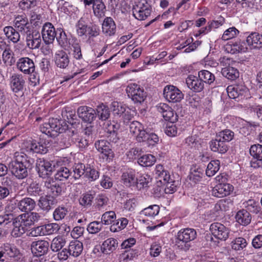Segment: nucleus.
I'll list each match as a JSON object with an SVG mask.
<instances>
[{
    "label": "nucleus",
    "mask_w": 262,
    "mask_h": 262,
    "mask_svg": "<svg viewBox=\"0 0 262 262\" xmlns=\"http://www.w3.org/2000/svg\"><path fill=\"white\" fill-rule=\"evenodd\" d=\"M40 128L42 133L50 137H55L57 134L64 133L58 139L60 140L59 145L64 148L71 145V138L77 134L75 130L68 128L66 122L57 118L50 119L49 122L43 123Z\"/></svg>",
    "instance_id": "f257e3e1"
},
{
    "label": "nucleus",
    "mask_w": 262,
    "mask_h": 262,
    "mask_svg": "<svg viewBox=\"0 0 262 262\" xmlns=\"http://www.w3.org/2000/svg\"><path fill=\"white\" fill-rule=\"evenodd\" d=\"M33 163V159L25 153L16 152L14 159L9 163V170L16 178L21 180L28 176L27 169Z\"/></svg>",
    "instance_id": "f03ea898"
},
{
    "label": "nucleus",
    "mask_w": 262,
    "mask_h": 262,
    "mask_svg": "<svg viewBox=\"0 0 262 262\" xmlns=\"http://www.w3.org/2000/svg\"><path fill=\"white\" fill-rule=\"evenodd\" d=\"M40 217L41 216L36 212L24 213L19 215L13 220L12 235L16 237L21 236L31 225L37 222Z\"/></svg>",
    "instance_id": "7ed1b4c3"
},
{
    "label": "nucleus",
    "mask_w": 262,
    "mask_h": 262,
    "mask_svg": "<svg viewBox=\"0 0 262 262\" xmlns=\"http://www.w3.org/2000/svg\"><path fill=\"white\" fill-rule=\"evenodd\" d=\"M197 236L195 229L190 228L181 229L175 236V246L180 250H188L190 247V243Z\"/></svg>",
    "instance_id": "20e7f679"
},
{
    "label": "nucleus",
    "mask_w": 262,
    "mask_h": 262,
    "mask_svg": "<svg viewBox=\"0 0 262 262\" xmlns=\"http://www.w3.org/2000/svg\"><path fill=\"white\" fill-rule=\"evenodd\" d=\"M35 165V169L39 177L43 179L49 178L54 170L51 162L43 158L37 159Z\"/></svg>",
    "instance_id": "39448f33"
},
{
    "label": "nucleus",
    "mask_w": 262,
    "mask_h": 262,
    "mask_svg": "<svg viewBox=\"0 0 262 262\" xmlns=\"http://www.w3.org/2000/svg\"><path fill=\"white\" fill-rule=\"evenodd\" d=\"M126 92L135 103H141L146 97L144 89L136 83L129 84L126 89Z\"/></svg>",
    "instance_id": "423d86ee"
},
{
    "label": "nucleus",
    "mask_w": 262,
    "mask_h": 262,
    "mask_svg": "<svg viewBox=\"0 0 262 262\" xmlns=\"http://www.w3.org/2000/svg\"><path fill=\"white\" fill-rule=\"evenodd\" d=\"M163 96L168 101L172 103L180 102L184 98L182 92L172 85H167L164 88Z\"/></svg>",
    "instance_id": "0eeeda50"
},
{
    "label": "nucleus",
    "mask_w": 262,
    "mask_h": 262,
    "mask_svg": "<svg viewBox=\"0 0 262 262\" xmlns=\"http://www.w3.org/2000/svg\"><path fill=\"white\" fill-rule=\"evenodd\" d=\"M212 235L216 238L221 241H226L229 237V229L220 223H213L210 226Z\"/></svg>",
    "instance_id": "6e6552de"
},
{
    "label": "nucleus",
    "mask_w": 262,
    "mask_h": 262,
    "mask_svg": "<svg viewBox=\"0 0 262 262\" xmlns=\"http://www.w3.org/2000/svg\"><path fill=\"white\" fill-rule=\"evenodd\" d=\"M26 78L21 74L13 73L10 77V85L15 94L22 93L25 86Z\"/></svg>",
    "instance_id": "1a4fd4ad"
},
{
    "label": "nucleus",
    "mask_w": 262,
    "mask_h": 262,
    "mask_svg": "<svg viewBox=\"0 0 262 262\" xmlns=\"http://www.w3.org/2000/svg\"><path fill=\"white\" fill-rule=\"evenodd\" d=\"M250 154L253 157L250 162L251 166L254 168H262V145L257 144L251 145Z\"/></svg>",
    "instance_id": "9d476101"
},
{
    "label": "nucleus",
    "mask_w": 262,
    "mask_h": 262,
    "mask_svg": "<svg viewBox=\"0 0 262 262\" xmlns=\"http://www.w3.org/2000/svg\"><path fill=\"white\" fill-rule=\"evenodd\" d=\"M151 13V9L148 4L145 2H139L133 9V16L138 20H144Z\"/></svg>",
    "instance_id": "9b49d317"
},
{
    "label": "nucleus",
    "mask_w": 262,
    "mask_h": 262,
    "mask_svg": "<svg viewBox=\"0 0 262 262\" xmlns=\"http://www.w3.org/2000/svg\"><path fill=\"white\" fill-rule=\"evenodd\" d=\"M26 45L31 50L38 49L41 43V37L40 33L36 30L29 31L26 33Z\"/></svg>",
    "instance_id": "f8f14e48"
},
{
    "label": "nucleus",
    "mask_w": 262,
    "mask_h": 262,
    "mask_svg": "<svg viewBox=\"0 0 262 262\" xmlns=\"http://www.w3.org/2000/svg\"><path fill=\"white\" fill-rule=\"evenodd\" d=\"M95 146L97 150L103 155V159L110 160L113 158L114 153L111 144L107 140L104 139L97 140L95 143Z\"/></svg>",
    "instance_id": "ddd939ff"
},
{
    "label": "nucleus",
    "mask_w": 262,
    "mask_h": 262,
    "mask_svg": "<svg viewBox=\"0 0 262 262\" xmlns=\"http://www.w3.org/2000/svg\"><path fill=\"white\" fill-rule=\"evenodd\" d=\"M57 35L55 28L50 23H46L42 27L41 36L46 45L52 43Z\"/></svg>",
    "instance_id": "4468645a"
},
{
    "label": "nucleus",
    "mask_w": 262,
    "mask_h": 262,
    "mask_svg": "<svg viewBox=\"0 0 262 262\" xmlns=\"http://www.w3.org/2000/svg\"><path fill=\"white\" fill-rule=\"evenodd\" d=\"M44 187L47 189L49 195L55 197L61 194L62 191V185L57 183L53 178L46 179L43 182Z\"/></svg>",
    "instance_id": "2eb2a0df"
},
{
    "label": "nucleus",
    "mask_w": 262,
    "mask_h": 262,
    "mask_svg": "<svg viewBox=\"0 0 262 262\" xmlns=\"http://www.w3.org/2000/svg\"><path fill=\"white\" fill-rule=\"evenodd\" d=\"M2 58L4 65L2 66L3 68H0V74L3 75L6 71L8 73L10 67L15 63V58L14 54L11 48L3 51Z\"/></svg>",
    "instance_id": "dca6fc26"
},
{
    "label": "nucleus",
    "mask_w": 262,
    "mask_h": 262,
    "mask_svg": "<svg viewBox=\"0 0 262 262\" xmlns=\"http://www.w3.org/2000/svg\"><path fill=\"white\" fill-rule=\"evenodd\" d=\"M77 114L83 121L91 123L97 117L94 109L87 106H80L77 110Z\"/></svg>",
    "instance_id": "f3484780"
},
{
    "label": "nucleus",
    "mask_w": 262,
    "mask_h": 262,
    "mask_svg": "<svg viewBox=\"0 0 262 262\" xmlns=\"http://www.w3.org/2000/svg\"><path fill=\"white\" fill-rule=\"evenodd\" d=\"M19 70L25 74H30L35 71V66L32 59L29 57H21L17 62Z\"/></svg>",
    "instance_id": "a211bd4d"
},
{
    "label": "nucleus",
    "mask_w": 262,
    "mask_h": 262,
    "mask_svg": "<svg viewBox=\"0 0 262 262\" xmlns=\"http://www.w3.org/2000/svg\"><path fill=\"white\" fill-rule=\"evenodd\" d=\"M49 243L45 240H38L31 244V250L37 256L41 257L47 254L49 251Z\"/></svg>",
    "instance_id": "6ab92c4d"
},
{
    "label": "nucleus",
    "mask_w": 262,
    "mask_h": 262,
    "mask_svg": "<svg viewBox=\"0 0 262 262\" xmlns=\"http://www.w3.org/2000/svg\"><path fill=\"white\" fill-rule=\"evenodd\" d=\"M186 82L188 87L196 93L202 92L204 88V82L199 77L189 75L186 78Z\"/></svg>",
    "instance_id": "aec40b11"
},
{
    "label": "nucleus",
    "mask_w": 262,
    "mask_h": 262,
    "mask_svg": "<svg viewBox=\"0 0 262 262\" xmlns=\"http://www.w3.org/2000/svg\"><path fill=\"white\" fill-rule=\"evenodd\" d=\"M136 171L128 169L123 172L121 176V181L123 184L128 187H135L137 184V177Z\"/></svg>",
    "instance_id": "412c9836"
},
{
    "label": "nucleus",
    "mask_w": 262,
    "mask_h": 262,
    "mask_svg": "<svg viewBox=\"0 0 262 262\" xmlns=\"http://www.w3.org/2000/svg\"><path fill=\"white\" fill-rule=\"evenodd\" d=\"M60 226L56 223H50L37 227L35 230L39 235H51L58 232Z\"/></svg>",
    "instance_id": "4be33fe9"
},
{
    "label": "nucleus",
    "mask_w": 262,
    "mask_h": 262,
    "mask_svg": "<svg viewBox=\"0 0 262 262\" xmlns=\"http://www.w3.org/2000/svg\"><path fill=\"white\" fill-rule=\"evenodd\" d=\"M14 26L18 31L26 33L30 30L28 19L26 16L17 15L14 20Z\"/></svg>",
    "instance_id": "5701e85b"
},
{
    "label": "nucleus",
    "mask_w": 262,
    "mask_h": 262,
    "mask_svg": "<svg viewBox=\"0 0 262 262\" xmlns=\"http://www.w3.org/2000/svg\"><path fill=\"white\" fill-rule=\"evenodd\" d=\"M55 65L60 69H66L70 62L69 57L67 53L63 50L57 51L54 56Z\"/></svg>",
    "instance_id": "b1692460"
},
{
    "label": "nucleus",
    "mask_w": 262,
    "mask_h": 262,
    "mask_svg": "<svg viewBox=\"0 0 262 262\" xmlns=\"http://www.w3.org/2000/svg\"><path fill=\"white\" fill-rule=\"evenodd\" d=\"M209 146L211 151L221 154H225L228 150L227 144L216 137L215 139H212L210 141Z\"/></svg>",
    "instance_id": "393cba45"
},
{
    "label": "nucleus",
    "mask_w": 262,
    "mask_h": 262,
    "mask_svg": "<svg viewBox=\"0 0 262 262\" xmlns=\"http://www.w3.org/2000/svg\"><path fill=\"white\" fill-rule=\"evenodd\" d=\"M246 42L249 46L253 49L262 48V34L258 32H251L246 38Z\"/></svg>",
    "instance_id": "a878e982"
},
{
    "label": "nucleus",
    "mask_w": 262,
    "mask_h": 262,
    "mask_svg": "<svg viewBox=\"0 0 262 262\" xmlns=\"http://www.w3.org/2000/svg\"><path fill=\"white\" fill-rule=\"evenodd\" d=\"M13 182L8 177L4 178L0 184V200L6 198L12 192Z\"/></svg>",
    "instance_id": "bb28decb"
},
{
    "label": "nucleus",
    "mask_w": 262,
    "mask_h": 262,
    "mask_svg": "<svg viewBox=\"0 0 262 262\" xmlns=\"http://www.w3.org/2000/svg\"><path fill=\"white\" fill-rule=\"evenodd\" d=\"M116 26L113 19L111 17H106L102 24V32L107 36H112L116 32Z\"/></svg>",
    "instance_id": "cd10ccee"
},
{
    "label": "nucleus",
    "mask_w": 262,
    "mask_h": 262,
    "mask_svg": "<svg viewBox=\"0 0 262 262\" xmlns=\"http://www.w3.org/2000/svg\"><path fill=\"white\" fill-rule=\"evenodd\" d=\"M226 90L229 97L234 99L242 97L247 91L244 86L239 85H229Z\"/></svg>",
    "instance_id": "c85d7f7f"
},
{
    "label": "nucleus",
    "mask_w": 262,
    "mask_h": 262,
    "mask_svg": "<svg viewBox=\"0 0 262 262\" xmlns=\"http://www.w3.org/2000/svg\"><path fill=\"white\" fill-rule=\"evenodd\" d=\"M57 203L56 200L51 195L41 196L40 197L38 205L44 211H49L51 207Z\"/></svg>",
    "instance_id": "c756f323"
},
{
    "label": "nucleus",
    "mask_w": 262,
    "mask_h": 262,
    "mask_svg": "<svg viewBox=\"0 0 262 262\" xmlns=\"http://www.w3.org/2000/svg\"><path fill=\"white\" fill-rule=\"evenodd\" d=\"M155 175L156 179L162 183L164 182H168L171 180V177L169 172L166 170L163 165L158 164L155 169Z\"/></svg>",
    "instance_id": "7c9ffc66"
},
{
    "label": "nucleus",
    "mask_w": 262,
    "mask_h": 262,
    "mask_svg": "<svg viewBox=\"0 0 262 262\" xmlns=\"http://www.w3.org/2000/svg\"><path fill=\"white\" fill-rule=\"evenodd\" d=\"M17 206L21 211L29 212L34 209L36 206V203L31 198H25L19 201Z\"/></svg>",
    "instance_id": "2f4dec72"
},
{
    "label": "nucleus",
    "mask_w": 262,
    "mask_h": 262,
    "mask_svg": "<svg viewBox=\"0 0 262 262\" xmlns=\"http://www.w3.org/2000/svg\"><path fill=\"white\" fill-rule=\"evenodd\" d=\"M27 150L33 153L45 154L47 152L48 149L44 143L34 141L28 143Z\"/></svg>",
    "instance_id": "473e14b6"
},
{
    "label": "nucleus",
    "mask_w": 262,
    "mask_h": 262,
    "mask_svg": "<svg viewBox=\"0 0 262 262\" xmlns=\"http://www.w3.org/2000/svg\"><path fill=\"white\" fill-rule=\"evenodd\" d=\"M235 219L239 224L243 226H246L251 223L252 217L247 210L243 209L237 212Z\"/></svg>",
    "instance_id": "72a5a7b5"
},
{
    "label": "nucleus",
    "mask_w": 262,
    "mask_h": 262,
    "mask_svg": "<svg viewBox=\"0 0 262 262\" xmlns=\"http://www.w3.org/2000/svg\"><path fill=\"white\" fill-rule=\"evenodd\" d=\"M118 242L114 238H110L103 242L101 246L102 251L104 254H110L118 247Z\"/></svg>",
    "instance_id": "f704fd0d"
},
{
    "label": "nucleus",
    "mask_w": 262,
    "mask_h": 262,
    "mask_svg": "<svg viewBox=\"0 0 262 262\" xmlns=\"http://www.w3.org/2000/svg\"><path fill=\"white\" fill-rule=\"evenodd\" d=\"M27 192L29 195L34 197L41 196L44 194V190L41 185L36 181L32 182L27 187Z\"/></svg>",
    "instance_id": "c9c22d12"
},
{
    "label": "nucleus",
    "mask_w": 262,
    "mask_h": 262,
    "mask_svg": "<svg viewBox=\"0 0 262 262\" xmlns=\"http://www.w3.org/2000/svg\"><path fill=\"white\" fill-rule=\"evenodd\" d=\"M106 11V6L102 0H96L93 6L94 16L98 18H102L105 16Z\"/></svg>",
    "instance_id": "e433bc0d"
},
{
    "label": "nucleus",
    "mask_w": 262,
    "mask_h": 262,
    "mask_svg": "<svg viewBox=\"0 0 262 262\" xmlns=\"http://www.w3.org/2000/svg\"><path fill=\"white\" fill-rule=\"evenodd\" d=\"M68 250L70 255L78 257L83 251V244L78 241H72L69 245Z\"/></svg>",
    "instance_id": "4c0bfd02"
},
{
    "label": "nucleus",
    "mask_w": 262,
    "mask_h": 262,
    "mask_svg": "<svg viewBox=\"0 0 262 262\" xmlns=\"http://www.w3.org/2000/svg\"><path fill=\"white\" fill-rule=\"evenodd\" d=\"M4 32L7 38L12 42L15 43L20 40L19 32L11 26H6L4 28Z\"/></svg>",
    "instance_id": "58836bf2"
},
{
    "label": "nucleus",
    "mask_w": 262,
    "mask_h": 262,
    "mask_svg": "<svg viewBox=\"0 0 262 262\" xmlns=\"http://www.w3.org/2000/svg\"><path fill=\"white\" fill-rule=\"evenodd\" d=\"M137 184L135 187L140 190L149 187V184L151 182L152 178L147 173H140L137 176Z\"/></svg>",
    "instance_id": "ea45409f"
},
{
    "label": "nucleus",
    "mask_w": 262,
    "mask_h": 262,
    "mask_svg": "<svg viewBox=\"0 0 262 262\" xmlns=\"http://www.w3.org/2000/svg\"><path fill=\"white\" fill-rule=\"evenodd\" d=\"M66 243L65 238L62 236L58 235L52 239L50 248L53 252H57L62 249Z\"/></svg>",
    "instance_id": "a19ab883"
},
{
    "label": "nucleus",
    "mask_w": 262,
    "mask_h": 262,
    "mask_svg": "<svg viewBox=\"0 0 262 262\" xmlns=\"http://www.w3.org/2000/svg\"><path fill=\"white\" fill-rule=\"evenodd\" d=\"M95 208L98 210L104 211L109 203L108 198L103 194H98L95 199Z\"/></svg>",
    "instance_id": "79ce46f5"
},
{
    "label": "nucleus",
    "mask_w": 262,
    "mask_h": 262,
    "mask_svg": "<svg viewBox=\"0 0 262 262\" xmlns=\"http://www.w3.org/2000/svg\"><path fill=\"white\" fill-rule=\"evenodd\" d=\"M72 172L66 167H60L54 175L55 179L60 181L67 180L71 177Z\"/></svg>",
    "instance_id": "37998d69"
},
{
    "label": "nucleus",
    "mask_w": 262,
    "mask_h": 262,
    "mask_svg": "<svg viewBox=\"0 0 262 262\" xmlns=\"http://www.w3.org/2000/svg\"><path fill=\"white\" fill-rule=\"evenodd\" d=\"M30 23L33 25L37 26L38 23L41 21L42 16L41 8L39 7H36L29 12Z\"/></svg>",
    "instance_id": "c03bdc74"
},
{
    "label": "nucleus",
    "mask_w": 262,
    "mask_h": 262,
    "mask_svg": "<svg viewBox=\"0 0 262 262\" xmlns=\"http://www.w3.org/2000/svg\"><path fill=\"white\" fill-rule=\"evenodd\" d=\"M95 111L97 117L102 121L106 120L110 116L109 108L103 104L97 106Z\"/></svg>",
    "instance_id": "a18cd8bd"
},
{
    "label": "nucleus",
    "mask_w": 262,
    "mask_h": 262,
    "mask_svg": "<svg viewBox=\"0 0 262 262\" xmlns=\"http://www.w3.org/2000/svg\"><path fill=\"white\" fill-rule=\"evenodd\" d=\"M221 73L223 76L231 80H234L239 77L238 70L231 67L223 68Z\"/></svg>",
    "instance_id": "49530a36"
},
{
    "label": "nucleus",
    "mask_w": 262,
    "mask_h": 262,
    "mask_svg": "<svg viewBox=\"0 0 262 262\" xmlns=\"http://www.w3.org/2000/svg\"><path fill=\"white\" fill-rule=\"evenodd\" d=\"M156 158L150 154L144 155L138 159V163L143 167H149L155 164Z\"/></svg>",
    "instance_id": "de8ad7c7"
},
{
    "label": "nucleus",
    "mask_w": 262,
    "mask_h": 262,
    "mask_svg": "<svg viewBox=\"0 0 262 262\" xmlns=\"http://www.w3.org/2000/svg\"><path fill=\"white\" fill-rule=\"evenodd\" d=\"M37 0H21L18 3L19 8L24 11H30L37 7Z\"/></svg>",
    "instance_id": "09e8293b"
},
{
    "label": "nucleus",
    "mask_w": 262,
    "mask_h": 262,
    "mask_svg": "<svg viewBox=\"0 0 262 262\" xmlns=\"http://www.w3.org/2000/svg\"><path fill=\"white\" fill-rule=\"evenodd\" d=\"M86 166L81 163H77L73 167V175L71 178L75 180L79 179L83 174L85 175Z\"/></svg>",
    "instance_id": "8fccbe9b"
},
{
    "label": "nucleus",
    "mask_w": 262,
    "mask_h": 262,
    "mask_svg": "<svg viewBox=\"0 0 262 262\" xmlns=\"http://www.w3.org/2000/svg\"><path fill=\"white\" fill-rule=\"evenodd\" d=\"M220 161L218 160L211 161L207 165L206 174L210 177L214 176L220 169Z\"/></svg>",
    "instance_id": "3c124183"
},
{
    "label": "nucleus",
    "mask_w": 262,
    "mask_h": 262,
    "mask_svg": "<svg viewBox=\"0 0 262 262\" xmlns=\"http://www.w3.org/2000/svg\"><path fill=\"white\" fill-rule=\"evenodd\" d=\"M198 76L204 83L211 84L215 81V76L207 70H202L198 73Z\"/></svg>",
    "instance_id": "603ef678"
},
{
    "label": "nucleus",
    "mask_w": 262,
    "mask_h": 262,
    "mask_svg": "<svg viewBox=\"0 0 262 262\" xmlns=\"http://www.w3.org/2000/svg\"><path fill=\"white\" fill-rule=\"evenodd\" d=\"M128 222L127 219L124 217L115 221L113 224L111 226L110 230L113 232L120 231L126 227Z\"/></svg>",
    "instance_id": "864d4df0"
},
{
    "label": "nucleus",
    "mask_w": 262,
    "mask_h": 262,
    "mask_svg": "<svg viewBox=\"0 0 262 262\" xmlns=\"http://www.w3.org/2000/svg\"><path fill=\"white\" fill-rule=\"evenodd\" d=\"M233 206V201L230 199H225L220 200L215 204L216 210L223 211L229 210Z\"/></svg>",
    "instance_id": "5fc2aeb1"
},
{
    "label": "nucleus",
    "mask_w": 262,
    "mask_h": 262,
    "mask_svg": "<svg viewBox=\"0 0 262 262\" xmlns=\"http://www.w3.org/2000/svg\"><path fill=\"white\" fill-rule=\"evenodd\" d=\"M234 133L230 129H225L216 134V137L223 140L224 142H229L232 140L234 137Z\"/></svg>",
    "instance_id": "6e6d98bb"
},
{
    "label": "nucleus",
    "mask_w": 262,
    "mask_h": 262,
    "mask_svg": "<svg viewBox=\"0 0 262 262\" xmlns=\"http://www.w3.org/2000/svg\"><path fill=\"white\" fill-rule=\"evenodd\" d=\"M88 25L83 18H81L76 25V32L79 36H86Z\"/></svg>",
    "instance_id": "4d7b16f0"
},
{
    "label": "nucleus",
    "mask_w": 262,
    "mask_h": 262,
    "mask_svg": "<svg viewBox=\"0 0 262 262\" xmlns=\"http://www.w3.org/2000/svg\"><path fill=\"white\" fill-rule=\"evenodd\" d=\"M248 243L245 238L238 237L235 238L231 243L232 249L236 251L243 250L245 248Z\"/></svg>",
    "instance_id": "13d9d810"
},
{
    "label": "nucleus",
    "mask_w": 262,
    "mask_h": 262,
    "mask_svg": "<svg viewBox=\"0 0 262 262\" xmlns=\"http://www.w3.org/2000/svg\"><path fill=\"white\" fill-rule=\"evenodd\" d=\"M116 214L113 211H106L101 216V222L102 225H110L113 222H115L116 219Z\"/></svg>",
    "instance_id": "bf43d9fd"
},
{
    "label": "nucleus",
    "mask_w": 262,
    "mask_h": 262,
    "mask_svg": "<svg viewBox=\"0 0 262 262\" xmlns=\"http://www.w3.org/2000/svg\"><path fill=\"white\" fill-rule=\"evenodd\" d=\"M3 250L5 252V254L6 255V257H7V256L10 257H14L17 256L19 253L17 249L15 246H12L9 244H4Z\"/></svg>",
    "instance_id": "052dcab7"
},
{
    "label": "nucleus",
    "mask_w": 262,
    "mask_h": 262,
    "mask_svg": "<svg viewBox=\"0 0 262 262\" xmlns=\"http://www.w3.org/2000/svg\"><path fill=\"white\" fill-rule=\"evenodd\" d=\"M160 210L159 206L156 205H151L144 208L141 212V214L147 216L153 217L157 215Z\"/></svg>",
    "instance_id": "680f3d73"
},
{
    "label": "nucleus",
    "mask_w": 262,
    "mask_h": 262,
    "mask_svg": "<svg viewBox=\"0 0 262 262\" xmlns=\"http://www.w3.org/2000/svg\"><path fill=\"white\" fill-rule=\"evenodd\" d=\"M203 174V170L201 168H197L194 170L191 169L188 177L190 181L197 183L201 180Z\"/></svg>",
    "instance_id": "e2e57ef3"
},
{
    "label": "nucleus",
    "mask_w": 262,
    "mask_h": 262,
    "mask_svg": "<svg viewBox=\"0 0 262 262\" xmlns=\"http://www.w3.org/2000/svg\"><path fill=\"white\" fill-rule=\"evenodd\" d=\"M85 177L90 181H94L99 178V172L94 168L87 165V166H86Z\"/></svg>",
    "instance_id": "0e129e2a"
},
{
    "label": "nucleus",
    "mask_w": 262,
    "mask_h": 262,
    "mask_svg": "<svg viewBox=\"0 0 262 262\" xmlns=\"http://www.w3.org/2000/svg\"><path fill=\"white\" fill-rule=\"evenodd\" d=\"M102 227V224L100 222L94 221L88 224L86 229L89 233L96 234L101 230Z\"/></svg>",
    "instance_id": "69168bd1"
},
{
    "label": "nucleus",
    "mask_w": 262,
    "mask_h": 262,
    "mask_svg": "<svg viewBox=\"0 0 262 262\" xmlns=\"http://www.w3.org/2000/svg\"><path fill=\"white\" fill-rule=\"evenodd\" d=\"M94 198V194L90 192L83 193L79 199V203L83 206H91Z\"/></svg>",
    "instance_id": "338daca9"
},
{
    "label": "nucleus",
    "mask_w": 262,
    "mask_h": 262,
    "mask_svg": "<svg viewBox=\"0 0 262 262\" xmlns=\"http://www.w3.org/2000/svg\"><path fill=\"white\" fill-rule=\"evenodd\" d=\"M112 111L114 115L121 117L127 107L121 103L114 102L112 103Z\"/></svg>",
    "instance_id": "774afa93"
}]
</instances>
